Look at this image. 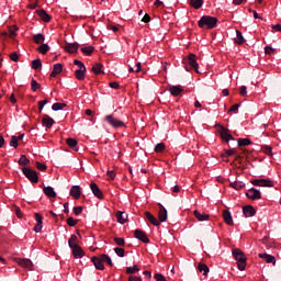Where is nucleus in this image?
<instances>
[{
	"label": "nucleus",
	"instance_id": "f257e3e1",
	"mask_svg": "<svg viewBox=\"0 0 281 281\" xmlns=\"http://www.w3.org/2000/svg\"><path fill=\"white\" fill-rule=\"evenodd\" d=\"M218 23V19L210 15H204L198 22L199 27L202 30H214Z\"/></svg>",
	"mask_w": 281,
	"mask_h": 281
},
{
	"label": "nucleus",
	"instance_id": "f03ea898",
	"mask_svg": "<svg viewBox=\"0 0 281 281\" xmlns=\"http://www.w3.org/2000/svg\"><path fill=\"white\" fill-rule=\"evenodd\" d=\"M233 258L237 261V267L239 271H245L247 267V257L245 256V252L243 250L235 248L233 249Z\"/></svg>",
	"mask_w": 281,
	"mask_h": 281
},
{
	"label": "nucleus",
	"instance_id": "7ed1b4c3",
	"mask_svg": "<svg viewBox=\"0 0 281 281\" xmlns=\"http://www.w3.org/2000/svg\"><path fill=\"white\" fill-rule=\"evenodd\" d=\"M186 70L194 69L195 74H199V63H196V55L190 54L188 58L184 59Z\"/></svg>",
	"mask_w": 281,
	"mask_h": 281
},
{
	"label": "nucleus",
	"instance_id": "20e7f679",
	"mask_svg": "<svg viewBox=\"0 0 281 281\" xmlns=\"http://www.w3.org/2000/svg\"><path fill=\"white\" fill-rule=\"evenodd\" d=\"M74 65L78 67V69L75 71L77 80H85V74H87V67L85 64L78 59H75Z\"/></svg>",
	"mask_w": 281,
	"mask_h": 281
},
{
	"label": "nucleus",
	"instance_id": "39448f33",
	"mask_svg": "<svg viewBox=\"0 0 281 281\" xmlns=\"http://www.w3.org/2000/svg\"><path fill=\"white\" fill-rule=\"evenodd\" d=\"M22 172L31 183H36L38 181V173L36 170H33L32 168L23 167Z\"/></svg>",
	"mask_w": 281,
	"mask_h": 281
},
{
	"label": "nucleus",
	"instance_id": "423d86ee",
	"mask_svg": "<svg viewBox=\"0 0 281 281\" xmlns=\"http://www.w3.org/2000/svg\"><path fill=\"white\" fill-rule=\"evenodd\" d=\"M252 186L259 188H273L274 183L270 179H256L251 181Z\"/></svg>",
	"mask_w": 281,
	"mask_h": 281
},
{
	"label": "nucleus",
	"instance_id": "0eeeda50",
	"mask_svg": "<svg viewBox=\"0 0 281 281\" xmlns=\"http://www.w3.org/2000/svg\"><path fill=\"white\" fill-rule=\"evenodd\" d=\"M105 122H108V124H110V126H113V128H122V126H124V122L113 117V114L106 115Z\"/></svg>",
	"mask_w": 281,
	"mask_h": 281
},
{
	"label": "nucleus",
	"instance_id": "6e6552de",
	"mask_svg": "<svg viewBox=\"0 0 281 281\" xmlns=\"http://www.w3.org/2000/svg\"><path fill=\"white\" fill-rule=\"evenodd\" d=\"M246 196L251 201H258L259 199H262V193H260V190L251 188L246 192Z\"/></svg>",
	"mask_w": 281,
	"mask_h": 281
},
{
	"label": "nucleus",
	"instance_id": "1a4fd4ad",
	"mask_svg": "<svg viewBox=\"0 0 281 281\" xmlns=\"http://www.w3.org/2000/svg\"><path fill=\"white\" fill-rule=\"evenodd\" d=\"M220 126V136L223 139V142L229 143V139L234 140V136H232V134H229V130L223 127V125H218Z\"/></svg>",
	"mask_w": 281,
	"mask_h": 281
},
{
	"label": "nucleus",
	"instance_id": "9d476101",
	"mask_svg": "<svg viewBox=\"0 0 281 281\" xmlns=\"http://www.w3.org/2000/svg\"><path fill=\"white\" fill-rule=\"evenodd\" d=\"M159 211H158V218L160 223H166L168 221V211L164 206V204L159 203L158 204Z\"/></svg>",
	"mask_w": 281,
	"mask_h": 281
},
{
	"label": "nucleus",
	"instance_id": "9b49d317",
	"mask_svg": "<svg viewBox=\"0 0 281 281\" xmlns=\"http://www.w3.org/2000/svg\"><path fill=\"white\" fill-rule=\"evenodd\" d=\"M16 32H19V26L14 25V26H10L9 27V33L8 32H2L0 35V38L5 40L8 38V36L10 38H14V36H16Z\"/></svg>",
	"mask_w": 281,
	"mask_h": 281
},
{
	"label": "nucleus",
	"instance_id": "f8f14e48",
	"mask_svg": "<svg viewBox=\"0 0 281 281\" xmlns=\"http://www.w3.org/2000/svg\"><path fill=\"white\" fill-rule=\"evenodd\" d=\"M134 236H135V238H137V240H140L142 243H145V244L150 243V239L148 238L146 233L142 229H135Z\"/></svg>",
	"mask_w": 281,
	"mask_h": 281
},
{
	"label": "nucleus",
	"instance_id": "ddd939ff",
	"mask_svg": "<svg viewBox=\"0 0 281 281\" xmlns=\"http://www.w3.org/2000/svg\"><path fill=\"white\" fill-rule=\"evenodd\" d=\"M90 189L97 199H104V193H102V190H100L95 182L90 183Z\"/></svg>",
	"mask_w": 281,
	"mask_h": 281
},
{
	"label": "nucleus",
	"instance_id": "4468645a",
	"mask_svg": "<svg viewBox=\"0 0 281 281\" xmlns=\"http://www.w3.org/2000/svg\"><path fill=\"white\" fill-rule=\"evenodd\" d=\"M54 124H56V121H54V119H52L47 114L43 115L42 126H44L45 128H52L54 126Z\"/></svg>",
	"mask_w": 281,
	"mask_h": 281
},
{
	"label": "nucleus",
	"instance_id": "2eb2a0df",
	"mask_svg": "<svg viewBox=\"0 0 281 281\" xmlns=\"http://www.w3.org/2000/svg\"><path fill=\"white\" fill-rule=\"evenodd\" d=\"M35 221H36V225L34 226V232H36V234H38V232H41L43 229V215L40 213H35Z\"/></svg>",
	"mask_w": 281,
	"mask_h": 281
},
{
	"label": "nucleus",
	"instance_id": "dca6fc26",
	"mask_svg": "<svg viewBox=\"0 0 281 281\" xmlns=\"http://www.w3.org/2000/svg\"><path fill=\"white\" fill-rule=\"evenodd\" d=\"M91 262H93L95 269H98L99 271H104V263L102 261V256L92 257Z\"/></svg>",
	"mask_w": 281,
	"mask_h": 281
},
{
	"label": "nucleus",
	"instance_id": "f3484780",
	"mask_svg": "<svg viewBox=\"0 0 281 281\" xmlns=\"http://www.w3.org/2000/svg\"><path fill=\"white\" fill-rule=\"evenodd\" d=\"M36 14L44 21V23H49L52 21V15L47 13L44 9L37 10Z\"/></svg>",
	"mask_w": 281,
	"mask_h": 281
},
{
	"label": "nucleus",
	"instance_id": "a211bd4d",
	"mask_svg": "<svg viewBox=\"0 0 281 281\" xmlns=\"http://www.w3.org/2000/svg\"><path fill=\"white\" fill-rule=\"evenodd\" d=\"M243 213L246 216V218H249L251 216H256V209L251 205H246L243 207Z\"/></svg>",
	"mask_w": 281,
	"mask_h": 281
},
{
	"label": "nucleus",
	"instance_id": "6ab92c4d",
	"mask_svg": "<svg viewBox=\"0 0 281 281\" xmlns=\"http://www.w3.org/2000/svg\"><path fill=\"white\" fill-rule=\"evenodd\" d=\"M145 217L147 218V221H149V223H151V225H155V227H159V225H161L159 220H157V217L151 215V213L148 211L145 212Z\"/></svg>",
	"mask_w": 281,
	"mask_h": 281
},
{
	"label": "nucleus",
	"instance_id": "aec40b11",
	"mask_svg": "<svg viewBox=\"0 0 281 281\" xmlns=\"http://www.w3.org/2000/svg\"><path fill=\"white\" fill-rule=\"evenodd\" d=\"M168 91L171 93V95H181V93H183V89L181 88V86H169L168 87Z\"/></svg>",
	"mask_w": 281,
	"mask_h": 281
},
{
	"label": "nucleus",
	"instance_id": "412c9836",
	"mask_svg": "<svg viewBox=\"0 0 281 281\" xmlns=\"http://www.w3.org/2000/svg\"><path fill=\"white\" fill-rule=\"evenodd\" d=\"M18 265L20 267H23L24 269H30V270H32V267H34V265L32 263V260L30 259H18Z\"/></svg>",
	"mask_w": 281,
	"mask_h": 281
},
{
	"label": "nucleus",
	"instance_id": "4be33fe9",
	"mask_svg": "<svg viewBox=\"0 0 281 281\" xmlns=\"http://www.w3.org/2000/svg\"><path fill=\"white\" fill-rule=\"evenodd\" d=\"M223 218L226 225H234V218L232 217V212H229L228 210L223 211Z\"/></svg>",
	"mask_w": 281,
	"mask_h": 281
},
{
	"label": "nucleus",
	"instance_id": "5701e85b",
	"mask_svg": "<svg viewBox=\"0 0 281 281\" xmlns=\"http://www.w3.org/2000/svg\"><path fill=\"white\" fill-rule=\"evenodd\" d=\"M65 52H68V54H76L78 52V43H68L64 47Z\"/></svg>",
	"mask_w": 281,
	"mask_h": 281
},
{
	"label": "nucleus",
	"instance_id": "b1692460",
	"mask_svg": "<svg viewBox=\"0 0 281 281\" xmlns=\"http://www.w3.org/2000/svg\"><path fill=\"white\" fill-rule=\"evenodd\" d=\"M116 218H117V222L121 223V225H124V223L128 221V214H126V212L117 211Z\"/></svg>",
	"mask_w": 281,
	"mask_h": 281
},
{
	"label": "nucleus",
	"instance_id": "393cba45",
	"mask_svg": "<svg viewBox=\"0 0 281 281\" xmlns=\"http://www.w3.org/2000/svg\"><path fill=\"white\" fill-rule=\"evenodd\" d=\"M71 249L75 258H82L85 256V250H82V247L79 245L72 247Z\"/></svg>",
	"mask_w": 281,
	"mask_h": 281
},
{
	"label": "nucleus",
	"instance_id": "a878e982",
	"mask_svg": "<svg viewBox=\"0 0 281 281\" xmlns=\"http://www.w3.org/2000/svg\"><path fill=\"white\" fill-rule=\"evenodd\" d=\"M63 72V64H55L53 66V71L50 72V78H56L58 74Z\"/></svg>",
	"mask_w": 281,
	"mask_h": 281
},
{
	"label": "nucleus",
	"instance_id": "bb28decb",
	"mask_svg": "<svg viewBox=\"0 0 281 281\" xmlns=\"http://www.w3.org/2000/svg\"><path fill=\"white\" fill-rule=\"evenodd\" d=\"M193 214L195 216V218H198V221H209L210 220V215L206 213H201L198 210L193 211Z\"/></svg>",
	"mask_w": 281,
	"mask_h": 281
},
{
	"label": "nucleus",
	"instance_id": "cd10ccee",
	"mask_svg": "<svg viewBox=\"0 0 281 281\" xmlns=\"http://www.w3.org/2000/svg\"><path fill=\"white\" fill-rule=\"evenodd\" d=\"M259 258H262V260H266L268 263L276 265V257L269 254H259Z\"/></svg>",
	"mask_w": 281,
	"mask_h": 281
},
{
	"label": "nucleus",
	"instance_id": "c85d7f7f",
	"mask_svg": "<svg viewBox=\"0 0 281 281\" xmlns=\"http://www.w3.org/2000/svg\"><path fill=\"white\" fill-rule=\"evenodd\" d=\"M44 194L48 196L49 199H56V191H54V188L52 187H45L43 189Z\"/></svg>",
	"mask_w": 281,
	"mask_h": 281
},
{
	"label": "nucleus",
	"instance_id": "c756f323",
	"mask_svg": "<svg viewBox=\"0 0 281 281\" xmlns=\"http://www.w3.org/2000/svg\"><path fill=\"white\" fill-rule=\"evenodd\" d=\"M80 186H74L70 189V196H74V199H80Z\"/></svg>",
	"mask_w": 281,
	"mask_h": 281
},
{
	"label": "nucleus",
	"instance_id": "7c9ffc66",
	"mask_svg": "<svg viewBox=\"0 0 281 281\" xmlns=\"http://www.w3.org/2000/svg\"><path fill=\"white\" fill-rule=\"evenodd\" d=\"M33 41L36 45H43L45 43V35L38 33L33 35Z\"/></svg>",
	"mask_w": 281,
	"mask_h": 281
},
{
	"label": "nucleus",
	"instance_id": "2f4dec72",
	"mask_svg": "<svg viewBox=\"0 0 281 281\" xmlns=\"http://www.w3.org/2000/svg\"><path fill=\"white\" fill-rule=\"evenodd\" d=\"M198 271H200V273H203V276H207V273H210V267H207V265L200 262L198 265Z\"/></svg>",
	"mask_w": 281,
	"mask_h": 281
},
{
	"label": "nucleus",
	"instance_id": "473e14b6",
	"mask_svg": "<svg viewBox=\"0 0 281 281\" xmlns=\"http://www.w3.org/2000/svg\"><path fill=\"white\" fill-rule=\"evenodd\" d=\"M66 144L69 148H72V150H78V140H76V138L66 139Z\"/></svg>",
	"mask_w": 281,
	"mask_h": 281
},
{
	"label": "nucleus",
	"instance_id": "72a5a7b5",
	"mask_svg": "<svg viewBox=\"0 0 281 281\" xmlns=\"http://www.w3.org/2000/svg\"><path fill=\"white\" fill-rule=\"evenodd\" d=\"M251 144V139L249 138H239L237 140V146H239V148H243V146H250Z\"/></svg>",
	"mask_w": 281,
	"mask_h": 281
},
{
	"label": "nucleus",
	"instance_id": "f704fd0d",
	"mask_svg": "<svg viewBox=\"0 0 281 281\" xmlns=\"http://www.w3.org/2000/svg\"><path fill=\"white\" fill-rule=\"evenodd\" d=\"M235 43H236L237 45H243V43H245V37L243 36V32L236 31Z\"/></svg>",
	"mask_w": 281,
	"mask_h": 281
},
{
	"label": "nucleus",
	"instance_id": "c9c22d12",
	"mask_svg": "<svg viewBox=\"0 0 281 281\" xmlns=\"http://www.w3.org/2000/svg\"><path fill=\"white\" fill-rule=\"evenodd\" d=\"M68 245H69L70 249H72L74 247H77L78 246V236L71 235L68 240Z\"/></svg>",
	"mask_w": 281,
	"mask_h": 281
},
{
	"label": "nucleus",
	"instance_id": "e433bc0d",
	"mask_svg": "<svg viewBox=\"0 0 281 281\" xmlns=\"http://www.w3.org/2000/svg\"><path fill=\"white\" fill-rule=\"evenodd\" d=\"M190 5L195 10L203 8V0H191Z\"/></svg>",
	"mask_w": 281,
	"mask_h": 281
},
{
	"label": "nucleus",
	"instance_id": "4c0bfd02",
	"mask_svg": "<svg viewBox=\"0 0 281 281\" xmlns=\"http://www.w3.org/2000/svg\"><path fill=\"white\" fill-rule=\"evenodd\" d=\"M261 150L265 153V155H268V157H273V148H271V146L263 145Z\"/></svg>",
	"mask_w": 281,
	"mask_h": 281
},
{
	"label": "nucleus",
	"instance_id": "58836bf2",
	"mask_svg": "<svg viewBox=\"0 0 281 281\" xmlns=\"http://www.w3.org/2000/svg\"><path fill=\"white\" fill-rule=\"evenodd\" d=\"M19 166H30V159L26 155H22L18 161Z\"/></svg>",
	"mask_w": 281,
	"mask_h": 281
},
{
	"label": "nucleus",
	"instance_id": "ea45409f",
	"mask_svg": "<svg viewBox=\"0 0 281 281\" xmlns=\"http://www.w3.org/2000/svg\"><path fill=\"white\" fill-rule=\"evenodd\" d=\"M102 67H104L102 64H95L93 67H92V71L93 74H95V76L100 75V74H104L102 71Z\"/></svg>",
	"mask_w": 281,
	"mask_h": 281
},
{
	"label": "nucleus",
	"instance_id": "a19ab883",
	"mask_svg": "<svg viewBox=\"0 0 281 281\" xmlns=\"http://www.w3.org/2000/svg\"><path fill=\"white\" fill-rule=\"evenodd\" d=\"M102 262H105V265H109V267H113V260H111V257L109 255H101Z\"/></svg>",
	"mask_w": 281,
	"mask_h": 281
},
{
	"label": "nucleus",
	"instance_id": "79ce46f5",
	"mask_svg": "<svg viewBox=\"0 0 281 281\" xmlns=\"http://www.w3.org/2000/svg\"><path fill=\"white\" fill-rule=\"evenodd\" d=\"M94 47L93 46H88V47H82L81 52L82 54H85L86 56H91V54H93L94 52Z\"/></svg>",
	"mask_w": 281,
	"mask_h": 281
},
{
	"label": "nucleus",
	"instance_id": "37998d69",
	"mask_svg": "<svg viewBox=\"0 0 281 281\" xmlns=\"http://www.w3.org/2000/svg\"><path fill=\"white\" fill-rule=\"evenodd\" d=\"M65 106H67V103H54L52 105V110L53 111H63V109H65Z\"/></svg>",
	"mask_w": 281,
	"mask_h": 281
},
{
	"label": "nucleus",
	"instance_id": "c03bdc74",
	"mask_svg": "<svg viewBox=\"0 0 281 281\" xmlns=\"http://www.w3.org/2000/svg\"><path fill=\"white\" fill-rule=\"evenodd\" d=\"M41 67H43V63L41 61V59H34L32 61V69H41Z\"/></svg>",
	"mask_w": 281,
	"mask_h": 281
},
{
	"label": "nucleus",
	"instance_id": "a18cd8bd",
	"mask_svg": "<svg viewBox=\"0 0 281 281\" xmlns=\"http://www.w3.org/2000/svg\"><path fill=\"white\" fill-rule=\"evenodd\" d=\"M37 49H38L40 54L45 55V54H47V52H49V45L42 44Z\"/></svg>",
	"mask_w": 281,
	"mask_h": 281
},
{
	"label": "nucleus",
	"instance_id": "49530a36",
	"mask_svg": "<svg viewBox=\"0 0 281 281\" xmlns=\"http://www.w3.org/2000/svg\"><path fill=\"white\" fill-rule=\"evenodd\" d=\"M164 150H166V144L164 143H158L155 146V153H164Z\"/></svg>",
	"mask_w": 281,
	"mask_h": 281
},
{
	"label": "nucleus",
	"instance_id": "de8ad7c7",
	"mask_svg": "<svg viewBox=\"0 0 281 281\" xmlns=\"http://www.w3.org/2000/svg\"><path fill=\"white\" fill-rule=\"evenodd\" d=\"M114 252L116 254V256H119V258H124L126 254L124 248H120V247L114 248Z\"/></svg>",
	"mask_w": 281,
	"mask_h": 281
},
{
	"label": "nucleus",
	"instance_id": "09e8293b",
	"mask_svg": "<svg viewBox=\"0 0 281 281\" xmlns=\"http://www.w3.org/2000/svg\"><path fill=\"white\" fill-rule=\"evenodd\" d=\"M10 146L19 148V138L15 135L11 136Z\"/></svg>",
	"mask_w": 281,
	"mask_h": 281
},
{
	"label": "nucleus",
	"instance_id": "8fccbe9b",
	"mask_svg": "<svg viewBox=\"0 0 281 281\" xmlns=\"http://www.w3.org/2000/svg\"><path fill=\"white\" fill-rule=\"evenodd\" d=\"M114 243L119 247H124V245H126V240H124L122 237H114Z\"/></svg>",
	"mask_w": 281,
	"mask_h": 281
},
{
	"label": "nucleus",
	"instance_id": "3c124183",
	"mask_svg": "<svg viewBox=\"0 0 281 281\" xmlns=\"http://www.w3.org/2000/svg\"><path fill=\"white\" fill-rule=\"evenodd\" d=\"M31 89H32V91H37V89H41V83H38V81L36 79H32Z\"/></svg>",
	"mask_w": 281,
	"mask_h": 281
},
{
	"label": "nucleus",
	"instance_id": "603ef678",
	"mask_svg": "<svg viewBox=\"0 0 281 281\" xmlns=\"http://www.w3.org/2000/svg\"><path fill=\"white\" fill-rule=\"evenodd\" d=\"M66 223L67 225H69V227H76V225H78V220H74V217H68Z\"/></svg>",
	"mask_w": 281,
	"mask_h": 281
},
{
	"label": "nucleus",
	"instance_id": "864d4df0",
	"mask_svg": "<svg viewBox=\"0 0 281 281\" xmlns=\"http://www.w3.org/2000/svg\"><path fill=\"white\" fill-rule=\"evenodd\" d=\"M232 155H236V149H228L226 154L222 155L223 159H227V157H232Z\"/></svg>",
	"mask_w": 281,
	"mask_h": 281
},
{
	"label": "nucleus",
	"instance_id": "5fc2aeb1",
	"mask_svg": "<svg viewBox=\"0 0 281 281\" xmlns=\"http://www.w3.org/2000/svg\"><path fill=\"white\" fill-rule=\"evenodd\" d=\"M137 271H139V268H137V266H133V267H127L126 268V273H128V274L137 273Z\"/></svg>",
	"mask_w": 281,
	"mask_h": 281
},
{
	"label": "nucleus",
	"instance_id": "6e6d98bb",
	"mask_svg": "<svg viewBox=\"0 0 281 281\" xmlns=\"http://www.w3.org/2000/svg\"><path fill=\"white\" fill-rule=\"evenodd\" d=\"M10 60L13 63H19V54L16 52H13L9 55Z\"/></svg>",
	"mask_w": 281,
	"mask_h": 281
},
{
	"label": "nucleus",
	"instance_id": "4d7b16f0",
	"mask_svg": "<svg viewBox=\"0 0 281 281\" xmlns=\"http://www.w3.org/2000/svg\"><path fill=\"white\" fill-rule=\"evenodd\" d=\"M231 186L235 190H241V188H245V184H243V182H233V183H231Z\"/></svg>",
	"mask_w": 281,
	"mask_h": 281
},
{
	"label": "nucleus",
	"instance_id": "13d9d810",
	"mask_svg": "<svg viewBox=\"0 0 281 281\" xmlns=\"http://www.w3.org/2000/svg\"><path fill=\"white\" fill-rule=\"evenodd\" d=\"M47 100L38 101V113H43V108L47 104Z\"/></svg>",
	"mask_w": 281,
	"mask_h": 281
},
{
	"label": "nucleus",
	"instance_id": "bf43d9fd",
	"mask_svg": "<svg viewBox=\"0 0 281 281\" xmlns=\"http://www.w3.org/2000/svg\"><path fill=\"white\" fill-rule=\"evenodd\" d=\"M238 109H240V104L236 103L231 106V109L228 110V113H236Z\"/></svg>",
	"mask_w": 281,
	"mask_h": 281
},
{
	"label": "nucleus",
	"instance_id": "052dcab7",
	"mask_svg": "<svg viewBox=\"0 0 281 281\" xmlns=\"http://www.w3.org/2000/svg\"><path fill=\"white\" fill-rule=\"evenodd\" d=\"M154 278L156 281H168V280H166V277H164V274H161V273H156L154 276Z\"/></svg>",
	"mask_w": 281,
	"mask_h": 281
},
{
	"label": "nucleus",
	"instance_id": "680f3d73",
	"mask_svg": "<svg viewBox=\"0 0 281 281\" xmlns=\"http://www.w3.org/2000/svg\"><path fill=\"white\" fill-rule=\"evenodd\" d=\"M74 214L76 216H80V214H82V206H75L74 207Z\"/></svg>",
	"mask_w": 281,
	"mask_h": 281
},
{
	"label": "nucleus",
	"instance_id": "e2e57ef3",
	"mask_svg": "<svg viewBox=\"0 0 281 281\" xmlns=\"http://www.w3.org/2000/svg\"><path fill=\"white\" fill-rule=\"evenodd\" d=\"M239 93L243 98H245V95H247V86H241L239 88Z\"/></svg>",
	"mask_w": 281,
	"mask_h": 281
},
{
	"label": "nucleus",
	"instance_id": "0e129e2a",
	"mask_svg": "<svg viewBox=\"0 0 281 281\" xmlns=\"http://www.w3.org/2000/svg\"><path fill=\"white\" fill-rule=\"evenodd\" d=\"M265 52L266 54H268L269 56H271L273 54V52H276V48L271 47V46H266L265 47Z\"/></svg>",
	"mask_w": 281,
	"mask_h": 281
},
{
	"label": "nucleus",
	"instance_id": "69168bd1",
	"mask_svg": "<svg viewBox=\"0 0 281 281\" xmlns=\"http://www.w3.org/2000/svg\"><path fill=\"white\" fill-rule=\"evenodd\" d=\"M36 168H37V170H47V166L46 165H43V164H41V162H36Z\"/></svg>",
	"mask_w": 281,
	"mask_h": 281
},
{
	"label": "nucleus",
	"instance_id": "338daca9",
	"mask_svg": "<svg viewBox=\"0 0 281 281\" xmlns=\"http://www.w3.org/2000/svg\"><path fill=\"white\" fill-rule=\"evenodd\" d=\"M143 23H150V15L148 13H146L143 19H142Z\"/></svg>",
	"mask_w": 281,
	"mask_h": 281
},
{
	"label": "nucleus",
	"instance_id": "774afa93",
	"mask_svg": "<svg viewBox=\"0 0 281 281\" xmlns=\"http://www.w3.org/2000/svg\"><path fill=\"white\" fill-rule=\"evenodd\" d=\"M128 281H142V278L131 276V277L128 278Z\"/></svg>",
	"mask_w": 281,
	"mask_h": 281
}]
</instances>
